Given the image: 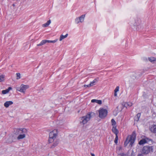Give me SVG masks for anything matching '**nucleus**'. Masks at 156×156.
I'll list each match as a JSON object with an SVG mask.
<instances>
[{
  "mask_svg": "<svg viewBox=\"0 0 156 156\" xmlns=\"http://www.w3.org/2000/svg\"><path fill=\"white\" fill-rule=\"evenodd\" d=\"M129 107H130L132 105V103L131 102H127Z\"/></svg>",
  "mask_w": 156,
  "mask_h": 156,
  "instance_id": "7c9ffc66",
  "label": "nucleus"
},
{
  "mask_svg": "<svg viewBox=\"0 0 156 156\" xmlns=\"http://www.w3.org/2000/svg\"><path fill=\"white\" fill-rule=\"evenodd\" d=\"M151 140V139L149 138H146L141 140L139 142V144L140 145H142L145 144L147 143L149 141Z\"/></svg>",
  "mask_w": 156,
  "mask_h": 156,
  "instance_id": "423d86ee",
  "label": "nucleus"
},
{
  "mask_svg": "<svg viewBox=\"0 0 156 156\" xmlns=\"http://www.w3.org/2000/svg\"><path fill=\"white\" fill-rule=\"evenodd\" d=\"M116 127H112V131L115 135H118V134L119 133V131L116 129Z\"/></svg>",
  "mask_w": 156,
  "mask_h": 156,
  "instance_id": "9b49d317",
  "label": "nucleus"
},
{
  "mask_svg": "<svg viewBox=\"0 0 156 156\" xmlns=\"http://www.w3.org/2000/svg\"><path fill=\"white\" fill-rule=\"evenodd\" d=\"M85 16V15H83L79 18L80 22L82 23L83 21Z\"/></svg>",
  "mask_w": 156,
  "mask_h": 156,
  "instance_id": "f3484780",
  "label": "nucleus"
},
{
  "mask_svg": "<svg viewBox=\"0 0 156 156\" xmlns=\"http://www.w3.org/2000/svg\"><path fill=\"white\" fill-rule=\"evenodd\" d=\"M130 140H129H129H128L127 138L126 139V140L124 142V146L125 147H126L128 144L130 142Z\"/></svg>",
  "mask_w": 156,
  "mask_h": 156,
  "instance_id": "412c9836",
  "label": "nucleus"
},
{
  "mask_svg": "<svg viewBox=\"0 0 156 156\" xmlns=\"http://www.w3.org/2000/svg\"><path fill=\"white\" fill-rule=\"evenodd\" d=\"M68 36V34H66L65 35H63L62 34L61 35L60 37L59 41H62L63 39L66 38Z\"/></svg>",
  "mask_w": 156,
  "mask_h": 156,
  "instance_id": "dca6fc26",
  "label": "nucleus"
},
{
  "mask_svg": "<svg viewBox=\"0 0 156 156\" xmlns=\"http://www.w3.org/2000/svg\"><path fill=\"white\" fill-rule=\"evenodd\" d=\"M124 106L126 108H127L128 107L127 103H125L124 105Z\"/></svg>",
  "mask_w": 156,
  "mask_h": 156,
  "instance_id": "f704fd0d",
  "label": "nucleus"
},
{
  "mask_svg": "<svg viewBox=\"0 0 156 156\" xmlns=\"http://www.w3.org/2000/svg\"><path fill=\"white\" fill-rule=\"evenodd\" d=\"M16 75L17 77V79H19L20 78V74L19 73H16Z\"/></svg>",
  "mask_w": 156,
  "mask_h": 156,
  "instance_id": "a878e982",
  "label": "nucleus"
},
{
  "mask_svg": "<svg viewBox=\"0 0 156 156\" xmlns=\"http://www.w3.org/2000/svg\"><path fill=\"white\" fill-rule=\"evenodd\" d=\"M96 103L99 105H101L102 104V101L101 100H97L96 101Z\"/></svg>",
  "mask_w": 156,
  "mask_h": 156,
  "instance_id": "bb28decb",
  "label": "nucleus"
},
{
  "mask_svg": "<svg viewBox=\"0 0 156 156\" xmlns=\"http://www.w3.org/2000/svg\"><path fill=\"white\" fill-rule=\"evenodd\" d=\"M84 87H91V86L90 85V84H88V85H84Z\"/></svg>",
  "mask_w": 156,
  "mask_h": 156,
  "instance_id": "473e14b6",
  "label": "nucleus"
},
{
  "mask_svg": "<svg viewBox=\"0 0 156 156\" xmlns=\"http://www.w3.org/2000/svg\"><path fill=\"white\" fill-rule=\"evenodd\" d=\"M17 131L18 132V134H26L27 133V130L25 128H20L17 129Z\"/></svg>",
  "mask_w": 156,
  "mask_h": 156,
  "instance_id": "6e6552de",
  "label": "nucleus"
},
{
  "mask_svg": "<svg viewBox=\"0 0 156 156\" xmlns=\"http://www.w3.org/2000/svg\"><path fill=\"white\" fill-rule=\"evenodd\" d=\"M91 117L90 114H87L86 115L82 117L81 118V119L82 121L80 122V123H82L83 124H85L90 120Z\"/></svg>",
  "mask_w": 156,
  "mask_h": 156,
  "instance_id": "20e7f679",
  "label": "nucleus"
},
{
  "mask_svg": "<svg viewBox=\"0 0 156 156\" xmlns=\"http://www.w3.org/2000/svg\"><path fill=\"white\" fill-rule=\"evenodd\" d=\"M140 115H141L140 113H138L136 115V117H135V118H136V120L137 121H138L139 120V119L140 116Z\"/></svg>",
  "mask_w": 156,
  "mask_h": 156,
  "instance_id": "4be33fe9",
  "label": "nucleus"
},
{
  "mask_svg": "<svg viewBox=\"0 0 156 156\" xmlns=\"http://www.w3.org/2000/svg\"><path fill=\"white\" fill-rule=\"evenodd\" d=\"M51 23V20H48L47 22H46V23L48 25H49V24Z\"/></svg>",
  "mask_w": 156,
  "mask_h": 156,
  "instance_id": "2f4dec72",
  "label": "nucleus"
},
{
  "mask_svg": "<svg viewBox=\"0 0 156 156\" xmlns=\"http://www.w3.org/2000/svg\"><path fill=\"white\" fill-rule=\"evenodd\" d=\"M156 59V58L154 57H151L148 58V60L149 61L152 62H153V63H154V61H155Z\"/></svg>",
  "mask_w": 156,
  "mask_h": 156,
  "instance_id": "a211bd4d",
  "label": "nucleus"
},
{
  "mask_svg": "<svg viewBox=\"0 0 156 156\" xmlns=\"http://www.w3.org/2000/svg\"><path fill=\"white\" fill-rule=\"evenodd\" d=\"M97 81L96 79H94L92 82H91L90 83V85L93 86L95 84V83Z\"/></svg>",
  "mask_w": 156,
  "mask_h": 156,
  "instance_id": "aec40b11",
  "label": "nucleus"
},
{
  "mask_svg": "<svg viewBox=\"0 0 156 156\" xmlns=\"http://www.w3.org/2000/svg\"><path fill=\"white\" fill-rule=\"evenodd\" d=\"M97 100L96 99H92L91 101V102L94 103V102H96V101Z\"/></svg>",
  "mask_w": 156,
  "mask_h": 156,
  "instance_id": "72a5a7b5",
  "label": "nucleus"
},
{
  "mask_svg": "<svg viewBox=\"0 0 156 156\" xmlns=\"http://www.w3.org/2000/svg\"><path fill=\"white\" fill-rule=\"evenodd\" d=\"M99 117L101 119L105 118L107 115L108 111L103 108H100L98 110Z\"/></svg>",
  "mask_w": 156,
  "mask_h": 156,
  "instance_id": "7ed1b4c3",
  "label": "nucleus"
},
{
  "mask_svg": "<svg viewBox=\"0 0 156 156\" xmlns=\"http://www.w3.org/2000/svg\"><path fill=\"white\" fill-rule=\"evenodd\" d=\"M4 80V76L3 75L0 76V82L3 81Z\"/></svg>",
  "mask_w": 156,
  "mask_h": 156,
  "instance_id": "b1692460",
  "label": "nucleus"
},
{
  "mask_svg": "<svg viewBox=\"0 0 156 156\" xmlns=\"http://www.w3.org/2000/svg\"><path fill=\"white\" fill-rule=\"evenodd\" d=\"M75 22L78 24V23H79L80 22V20H79V18H76V19H75Z\"/></svg>",
  "mask_w": 156,
  "mask_h": 156,
  "instance_id": "cd10ccee",
  "label": "nucleus"
},
{
  "mask_svg": "<svg viewBox=\"0 0 156 156\" xmlns=\"http://www.w3.org/2000/svg\"><path fill=\"white\" fill-rule=\"evenodd\" d=\"M119 86H117L116 87V88L115 90V92H117V91H119Z\"/></svg>",
  "mask_w": 156,
  "mask_h": 156,
  "instance_id": "c756f323",
  "label": "nucleus"
},
{
  "mask_svg": "<svg viewBox=\"0 0 156 156\" xmlns=\"http://www.w3.org/2000/svg\"><path fill=\"white\" fill-rule=\"evenodd\" d=\"M29 87V86L28 85L22 84L20 86V89L19 90L17 89V90L23 93H25L26 89L28 88Z\"/></svg>",
  "mask_w": 156,
  "mask_h": 156,
  "instance_id": "39448f33",
  "label": "nucleus"
},
{
  "mask_svg": "<svg viewBox=\"0 0 156 156\" xmlns=\"http://www.w3.org/2000/svg\"><path fill=\"white\" fill-rule=\"evenodd\" d=\"M91 156H95L94 154L93 153H91Z\"/></svg>",
  "mask_w": 156,
  "mask_h": 156,
  "instance_id": "58836bf2",
  "label": "nucleus"
},
{
  "mask_svg": "<svg viewBox=\"0 0 156 156\" xmlns=\"http://www.w3.org/2000/svg\"><path fill=\"white\" fill-rule=\"evenodd\" d=\"M59 142L58 140L55 141L52 144V145L51 146V148H54L56 146H57Z\"/></svg>",
  "mask_w": 156,
  "mask_h": 156,
  "instance_id": "2eb2a0df",
  "label": "nucleus"
},
{
  "mask_svg": "<svg viewBox=\"0 0 156 156\" xmlns=\"http://www.w3.org/2000/svg\"><path fill=\"white\" fill-rule=\"evenodd\" d=\"M118 135H116L115 138L114 140V142L115 144H117L118 143Z\"/></svg>",
  "mask_w": 156,
  "mask_h": 156,
  "instance_id": "393cba45",
  "label": "nucleus"
},
{
  "mask_svg": "<svg viewBox=\"0 0 156 156\" xmlns=\"http://www.w3.org/2000/svg\"><path fill=\"white\" fill-rule=\"evenodd\" d=\"M12 5L13 6H16V5H15V4H14V3H13L12 4Z\"/></svg>",
  "mask_w": 156,
  "mask_h": 156,
  "instance_id": "ea45409f",
  "label": "nucleus"
},
{
  "mask_svg": "<svg viewBox=\"0 0 156 156\" xmlns=\"http://www.w3.org/2000/svg\"><path fill=\"white\" fill-rule=\"evenodd\" d=\"M111 122L112 127H116V123L114 119H112Z\"/></svg>",
  "mask_w": 156,
  "mask_h": 156,
  "instance_id": "6ab92c4d",
  "label": "nucleus"
},
{
  "mask_svg": "<svg viewBox=\"0 0 156 156\" xmlns=\"http://www.w3.org/2000/svg\"><path fill=\"white\" fill-rule=\"evenodd\" d=\"M137 156H143L142 154H139Z\"/></svg>",
  "mask_w": 156,
  "mask_h": 156,
  "instance_id": "e433bc0d",
  "label": "nucleus"
},
{
  "mask_svg": "<svg viewBox=\"0 0 156 156\" xmlns=\"http://www.w3.org/2000/svg\"><path fill=\"white\" fill-rule=\"evenodd\" d=\"M121 156H127L126 155L124 154V153H122L121 154Z\"/></svg>",
  "mask_w": 156,
  "mask_h": 156,
  "instance_id": "c9c22d12",
  "label": "nucleus"
},
{
  "mask_svg": "<svg viewBox=\"0 0 156 156\" xmlns=\"http://www.w3.org/2000/svg\"><path fill=\"white\" fill-rule=\"evenodd\" d=\"M25 136L26 135L25 134H19V135L18 136L17 139L18 140L23 139L25 137Z\"/></svg>",
  "mask_w": 156,
  "mask_h": 156,
  "instance_id": "4468645a",
  "label": "nucleus"
},
{
  "mask_svg": "<svg viewBox=\"0 0 156 156\" xmlns=\"http://www.w3.org/2000/svg\"><path fill=\"white\" fill-rule=\"evenodd\" d=\"M12 89V87H9L7 89L2 90V93L3 94H5L8 93L9 92V91Z\"/></svg>",
  "mask_w": 156,
  "mask_h": 156,
  "instance_id": "ddd939ff",
  "label": "nucleus"
},
{
  "mask_svg": "<svg viewBox=\"0 0 156 156\" xmlns=\"http://www.w3.org/2000/svg\"><path fill=\"white\" fill-rule=\"evenodd\" d=\"M13 102L11 101H7L4 104V106L6 108H8L10 105L13 104Z\"/></svg>",
  "mask_w": 156,
  "mask_h": 156,
  "instance_id": "9d476101",
  "label": "nucleus"
},
{
  "mask_svg": "<svg viewBox=\"0 0 156 156\" xmlns=\"http://www.w3.org/2000/svg\"><path fill=\"white\" fill-rule=\"evenodd\" d=\"M117 95V94H116V92H115V93H114V96H116Z\"/></svg>",
  "mask_w": 156,
  "mask_h": 156,
  "instance_id": "4c0bfd02",
  "label": "nucleus"
},
{
  "mask_svg": "<svg viewBox=\"0 0 156 156\" xmlns=\"http://www.w3.org/2000/svg\"><path fill=\"white\" fill-rule=\"evenodd\" d=\"M153 146L148 145L144 146L142 149V153L144 154H147L151 151H153Z\"/></svg>",
  "mask_w": 156,
  "mask_h": 156,
  "instance_id": "f03ea898",
  "label": "nucleus"
},
{
  "mask_svg": "<svg viewBox=\"0 0 156 156\" xmlns=\"http://www.w3.org/2000/svg\"><path fill=\"white\" fill-rule=\"evenodd\" d=\"M58 131L57 129H55L51 132L49 133L48 142L50 143L53 142L55 139L58 135Z\"/></svg>",
  "mask_w": 156,
  "mask_h": 156,
  "instance_id": "f257e3e1",
  "label": "nucleus"
},
{
  "mask_svg": "<svg viewBox=\"0 0 156 156\" xmlns=\"http://www.w3.org/2000/svg\"><path fill=\"white\" fill-rule=\"evenodd\" d=\"M47 43V40H42L39 44H37V46H41L44 44Z\"/></svg>",
  "mask_w": 156,
  "mask_h": 156,
  "instance_id": "f8f14e48",
  "label": "nucleus"
},
{
  "mask_svg": "<svg viewBox=\"0 0 156 156\" xmlns=\"http://www.w3.org/2000/svg\"><path fill=\"white\" fill-rule=\"evenodd\" d=\"M48 26L49 25H48L46 23L42 25V27H48Z\"/></svg>",
  "mask_w": 156,
  "mask_h": 156,
  "instance_id": "c85d7f7f",
  "label": "nucleus"
},
{
  "mask_svg": "<svg viewBox=\"0 0 156 156\" xmlns=\"http://www.w3.org/2000/svg\"><path fill=\"white\" fill-rule=\"evenodd\" d=\"M57 41H58V39H55L54 40H53V41L47 40V43H55Z\"/></svg>",
  "mask_w": 156,
  "mask_h": 156,
  "instance_id": "5701e85b",
  "label": "nucleus"
},
{
  "mask_svg": "<svg viewBox=\"0 0 156 156\" xmlns=\"http://www.w3.org/2000/svg\"><path fill=\"white\" fill-rule=\"evenodd\" d=\"M150 130L151 132L156 133V125H152L150 127Z\"/></svg>",
  "mask_w": 156,
  "mask_h": 156,
  "instance_id": "1a4fd4ad",
  "label": "nucleus"
},
{
  "mask_svg": "<svg viewBox=\"0 0 156 156\" xmlns=\"http://www.w3.org/2000/svg\"><path fill=\"white\" fill-rule=\"evenodd\" d=\"M136 136L135 133V132H133L132 133V135L130 138L129 140H130V145L132 146L133 144H134Z\"/></svg>",
  "mask_w": 156,
  "mask_h": 156,
  "instance_id": "0eeeda50",
  "label": "nucleus"
}]
</instances>
